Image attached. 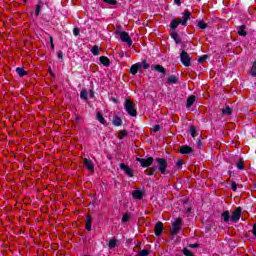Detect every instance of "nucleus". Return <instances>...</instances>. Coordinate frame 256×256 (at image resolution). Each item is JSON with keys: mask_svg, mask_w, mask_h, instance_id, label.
<instances>
[{"mask_svg": "<svg viewBox=\"0 0 256 256\" xmlns=\"http://www.w3.org/2000/svg\"><path fill=\"white\" fill-rule=\"evenodd\" d=\"M193 103H195V96L188 97L187 102H186L187 109H189V107H192Z\"/></svg>", "mask_w": 256, "mask_h": 256, "instance_id": "nucleus-19", "label": "nucleus"}, {"mask_svg": "<svg viewBox=\"0 0 256 256\" xmlns=\"http://www.w3.org/2000/svg\"><path fill=\"white\" fill-rule=\"evenodd\" d=\"M232 191H237V183L231 182Z\"/></svg>", "mask_w": 256, "mask_h": 256, "instance_id": "nucleus-41", "label": "nucleus"}, {"mask_svg": "<svg viewBox=\"0 0 256 256\" xmlns=\"http://www.w3.org/2000/svg\"><path fill=\"white\" fill-rule=\"evenodd\" d=\"M87 97H88V92L87 90H82L80 92V98L83 99L84 101H87Z\"/></svg>", "mask_w": 256, "mask_h": 256, "instance_id": "nucleus-27", "label": "nucleus"}, {"mask_svg": "<svg viewBox=\"0 0 256 256\" xmlns=\"http://www.w3.org/2000/svg\"><path fill=\"white\" fill-rule=\"evenodd\" d=\"M84 165L88 169V171H95V165L93 164V161L85 158Z\"/></svg>", "mask_w": 256, "mask_h": 256, "instance_id": "nucleus-11", "label": "nucleus"}, {"mask_svg": "<svg viewBox=\"0 0 256 256\" xmlns=\"http://www.w3.org/2000/svg\"><path fill=\"white\" fill-rule=\"evenodd\" d=\"M104 3H108L109 5H115V3H117V1L115 0H103Z\"/></svg>", "mask_w": 256, "mask_h": 256, "instance_id": "nucleus-39", "label": "nucleus"}, {"mask_svg": "<svg viewBox=\"0 0 256 256\" xmlns=\"http://www.w3.org/2000/svg\"><path fill=\"white\" fill-rule=\"evenodd\" d=\"M96 119L97 121H99V123H101L102 125H105V118H103V115H101V112L97 113Z\"/></svg>", "mask_w": 256, "mask_h": 256, "instance_id": "nucleus-24", "label": "nucleus"}, {"mask_svg": "<svg viewBox=\"0 0 256 256\" xmlns=\"http://www.w3.org/2000/svg\"><path fill=\"white\" fill-rule=\"evenodd\" d=\"M73 35H75V37H77L79 35V29L78 28L73 29Z\"/></svg>", "mask_w": 256, "mask_h": 256, "instance_id": "nucleus-46", "label": "nucleus"}, {"mask_svg": "<svg viewBox=\"0 0 256 256\" xmlns=\"http://www.w3.org/2000/svg\"><path fill=\"white\" fill-rule=\"evenodd\" d=\"M190 247H191L192 249H195V248L199 247V244H191Z\"/></svg>", "mask_w": 256, "mask_h": 256, "instance_id": "nucleus-50", "label": "nucleus"}, {"mask_svg": "<svg viewBox=\"0 0 256 256\" xmlns=\"http://www.w3.org/2000/svg\"><path fill=\"white\" fill-rule=\"evenodd\" d=\"M152 131L154 133H157V131H161V126L159 124L153 126Z\"/></svg>", "mask_w": 256, "mask_h": 256, "instance_id": "nucleus-36", "label": "nucleus"}, {"mask_svg": "<svg viewBox=\"0 0 256 256\" xmlns=\"http://www.w3.org/2000/svg\"><path fill=\"white\" fill-rule=\"evenodd\" d=\"M179 231H181V219L177 218L172 225L171 233L172 235H177Z\"/></svg>", "mask_w": 256, "mask_h": 256, "instance_id": "nucleus-5", "label": "nucleus"}, {"mask_svg": "<svg viewBox=\"0 0 256 256\" xmlns=\"http://www.w3.org/2000/svg\"><path fill=\"white\" fill-rule=\"evenodd\" d=\"M178 81H179V78H177V76H175V75L168 77L169 85H175Z\"/></svg>", "mask_w": 256, "mask_h": 256, "instance_id": "nucleus-18", "label": "nucleus"}, {"mask_svg": "<svg viewBox=\"0 0 256 256\" xmlns=\"http://www.w3.org/2000/svg\"><path fill=\"white\" fill-rule=\"evenodd\" d=\"M250 75L252 77H256V61L253 63L252 68L250 70Z\"/></svg>", "mask_w": 256, "mask_h": 256, "instance_id": "nucleus-28", "label": "nucleus"}, {"mask_svg": "<svg viewBox=\"0 0 256 256\" xmlns=\"http://www.w3.org/2000/svg\"><path fill=\"white\" fill-rule=\"evenodd\" d=\"M136 161L140 163L141 167H151L153 165V157H148V158H136Z\"/></svg>", "mask_w": 256, "mask_h": 256, "instance_id": "nucleus-4", "label": "nucleus"}, {"mask_svg": "<svg viewBox=\"0 0 256 256\" xmlns=\"http://www.w3.org/2000/svg\"><path fill=\"white\" fill-rule=\"evenodd\" d=\"M114 103H117V100L116 99H113Z\"/></svg>", "mask_w": 256, "mask_h": 256, "instance_id": "nucleus-53", "label": "nucleus"}, {"mask_svg": "<svg viewBox=\"0 0 256 256\" xmlns=\"http://www.w3.org/2000/svg\"><path fill=\"white\" fill-rule=\"evenodd\" d=\"M120 169H121V171H124V173L128 177H134L133 169H131L129 166L125 165L124 163L120 164Z\"/></svg>", "mask_w": 256, "mask_h": 256, "instance_id": "nucleus-7", "label": "nucleus"}, {"mask_svg": "<svg viewBox=\"0 0 256 256\" xmlns=\"http://www.w3.org/2000/svg\"><path fill=\"white\" fill-rule=\"evenodd\" d=\"M127 221H129V216L127 214H124L122 217V222L127 223Z\"/></svg>", "mask_w": 256, "mask_h": 256, "instance_id": "nucleus-40", "label": "nucleus"}, {"mask_svg": "<svg viewBox=\"0 0 256 256\" xmlns=\"http://www.w3.org/2000/svg\"><path fill=\"white\" fill-rule=\"evenodd\" d=\"M180 24H181L180 20H172L170 27L171 29H177V27H179Z\"/></svg>", "mask_w": 256, "mask_h": 256, "instance_id": "nucleus-22", "label": "nucleus"}, {"mask_svg": "<svg viewBox=\"0 0 256 256\" xmlns=\"http://www.w3.org/2000/svg\"><path fill=\"white\" fill-rule=\"evenodd\" d=\"M176 4L181 5V0H174Z\"/></svg>", "mask_w": 256, "mask_h": 256, "instance_id": "nucleus-52", "label": "nucleus"}, {"mask_svg": "<svg viewBox=\"0 0 256 256\" xmlns=\"http://www.w3.org/2000/svg\"><path fill=\"white\" fill-rule=\"evenodd\" d=\"M172 38L174 39V41H175L176 43H179V42H180L179 37H177V34H172Z\"/></svg>", "mask_w": 256, "mask_h": 256, "instance_id": "nucleus-42", "label": "nucleus"}, {"mask_svg": "<svg viewBox=\"0 0 256 256\" xmlns=\"http://www.w3.org/2000/svg\"><path fill=\"white\" fill-rule=\"evenodd\" d=\"M132 197H133V199H143V192H142V190H139V189L134 190L132 192Z\"/></svg>", "mask_w": 256, "mask_h": 256, "instance_id": "nucleus-15", "label": "nucleus"}, {"mask_svg": "<svg viewBox=\"0 0 256 256\" xmlns=\"http://www.w3.org/2000/svg\"><path fill=\"white\" fill-rule=\"evenodd\" d=\"M191 13L186 11L184 16L180 19V25H187V21H190Z\"/></svg>", "mask_w": 256, "mask_h": 256, "instance_id": "nucleus-9", "label": "nucleus"}, {"mask_svg": "<svg viewBox=\"0 0 256 256\" xmlns=\"http://www.w3.org/2000/svg\"><path fill=\"white\" fill-rule=\"evenodd\" d=\"M223 115H231L233 113V110L230 107H226L222 110Z\"/></svg>", "mask_w": 256, "mask_h": 256, "instance_id": "nucleus-29", "label": "nucleus"}, {"mask_svg": "<svg viewBox=\"0 0 256 256\" xmlns=\"http://www.w3.org/2000/svg\"><path fill=\"white\" fill-rule=\"evenodd\" d=\"M180 153H182V155H189V153H193V148L189 146H182L180 148Z\"/></svg>", "mask_w": 256, "mask_h": 256, "instance_id": "nucleus-13", "label": "nucleus"}, {"mask_svg": "<svg viewBox=\"0 0 256 256\" xmlns=\"http://www.w3.org/2000/svg\"><path fill=\"white\" fill-rule=\"evenodd\" d=\"M50 45L52 49H55V44H53V37H49Z\"/></svg>", "mask_w": 256, "mask_h": 256, "instance_id": "nucleus-45", "label": "nucleus"}, {"mask_svg": "<svg viewBox=\"0 0 256 256\" xmlns=\"http://www.w3.org/2000/svg\"><path fill=\"white\" fill-rule=\"evenodd\" d=\"M148 173L147 175L151 176V175H155V172L157 171V167H151L149 170H147Z\"/></svg>", "mask_w": 256, "mask_h": 256, "instance_id": "nucleus-31", "label": "nucleus"}, {"mask_svg": "<svg viewBox=\"0 0 256 256\" xmlns=\"http://www.w3.org/2000/svg\"><path fill=\"white\" fill-rule=\"evenodd\" d=\"M180 59L182 65H184L185 67H189V65H191V57H189V54L184 50H182L180 53Z\"/></svg>", "mask_w": 256, "mask_h": 256, "instance_id": "nucleus-3", "label": "nucleus"}, {"mask_svg": "<svg viewBox=\"0 0 256 256\" xmlns=\"http://www.w3.org/2000/svg\"><path fill=\"white\" fill-rule=\"evenodd\" d=\"M198 27L199 29H207V23H205L204 21H199Z\"/></svg>", "mask_w": 256, "mask_h": 256, "instance_id": "nucleus-30", "label": "nucleus"}, {"mask_svg": "<svg viewBox=\"0 0 256 256\" xmlns=\"http://www.w3.org/2000/svg\"><path fill=\"white\" fill-rule=\"evenodd\" d=\"M112 123H113V125H115V127H121V125H123V120H121L120 117L115 116L113 118Z\"/></svg>", "mask_w": 256, "mask_h": 256, "instance_id": "nucleus-17", "label": "nucleus"}, {"mask_svg": "<svg viewBox=\"0 0 256 256\" xmlns=\"http://www.w3.org/2000/svg\"><path fill=\"white\" fill-rule=\"evenodd\" d=\"M120 39H121V41H123V43H127L129 45V47H131V45H133V40H131L129 33H127V32H121Z\"/></svg>", "mask_w": 256, "mask_h": 256, "instance_id": "nucleus-6", "label": "nucleus"}, {"mask_svg": "<svg viewBox=\"0 0 256 256\" xmlns=\"http://www.w3.org/2000/svg\"><path fill=\"white\" fill-rule=\"evenodd\" d=\"M141 67H144V69H149V67L151 66L149 65V63H147V60H143Z\"/></svg>", "mask_w": 256, "mask_h": 256, "instance_id": "nucleus-35", "label": "nucleus"}, {"mask_svg": "<svg viewBox=\"0 0 256 256\" xmlns=\"http://www.w3.org/2000/svg\"><path fill=\"white\" fill-rule=\"evenodd\" d=\"M24 2L26 3V2H27V0H24Z\"/></svg>", "mask_w": 256, "mask_h": 256, "instance_id": "nucleus-54", "label": "nucleus"}, {"mask_svg": "<svg viewBox=\"0 0 256 256\" xmlns=\"http://www.w3.org/2000/svg\"><path fill=\"white\" fill-rule=\"evenodd\" d=\"M147 255H149V250H141L138 253V256H147Z\"/></svg>", "mask_w": 256, "mask_h": 256, "instance_id": "nucleus-34", "label": "nucleus"}, {"mask_svg": "<svg viewBox=\"0 0 256 256\" xmlns=\"http://www.w3.org/2000/svg\"><path fill=\"white\" fill-rule=\"evenodd\" d=\"M16 73L19 75V77H25L27 75V72L23 68H16Z\"/></svg>", "mask_w": 256, "mask_h": 256, "instance_id": "nucleus-25", "label": "nucleus"}, {"mask_svg": "<svg viewBox=\"0 0 256 256\" xmlns=\"http://www.w3.org/2000/svg\"><path fill=\"white\" fill-rule=\"evenodd\" d=\"M100 63H102V65H104V67H109V65H111V61L106 56L100 57Z\"/></svg>", "mask_w": 256, "mask_h": 256, "instance_id": "nucleus-16", "label": "nucleus"}, {"mask_svg": "<svg viewBox=\"0 0 256 256\" xmlns=\"http://www.w3.org/2000/svg\"><path fill=\"white\" fill-rule=\"evenodd\" d=\"M40 12H41V6L37 5L36 6V15H39Z\"/></svg>", "mask_w": 256, "mask_h": 256, "instance_id": "nucleus-47", "label": "nucleus"}, {"mask_svg": "<svg viewBox=\"0 0 256 256\" xmlns=\"http://www.w3.org/2000/svg\"><path fill=\"white\" fill-rule=\"evenodd\" d=\"M100 51H101V48L99 46H93L91 49L92 55H95V56L99 55Z\"/></svg>", "mask_w": 256, "mask_h": 256, "instance_id": "nucleus-20", "label": "nucleus"}, {"mask_svg": "<svg viewBox=\"0 0 256 256\" xmlns=\"http://www.w3.org/2000/svg\"><path fill=\"white\" fill-rule=\"evenodd\" d=\"M176 165L178 166V167H181V165H183V160H177V162H176Z\"/></svg>", "mask_w": 256, "mask_h": 256, "instance_id": "nucleus-49", "label": "nucleus"}, {"mask_svg": "<svg viewBox=\"0 0 256 256\" xmlns=\"http://www.w3.org/2000/svg\"><path fill=\"white\" fill-rule=\"evenodd\" d=\"M139 69H141V63H136L132 65L130 68L131 75H137Z\"/></svg>", "mask_w": 256, "mask_h": 256, "instance_id": "nucleus-12", "label": "nucleus"}, {"mask_svg": "<svg viewBox=\"0 0 256 256\" xmlns=\"http://www.w3.org/2000/svg\"><path fill=\"white\" fill-rule=\"evenodd\" d=\"M91 223H93V218L91 217V215H88V216L86 217V224L91 225Z\"/></svg>", "mask_w": 256, "mask_h": 256, "instance_id": "nucleus-38", "label": "nucleus"}, {"mask_svg": "<svg viewBox=\"0 0 256 256\" xmlns=\"http://www.w3.org/2000/svg\"><path fill=\"white\" fill-rule=\"evenodd\" d=\"M86 230L91 231V224H86Z\"/></svg>", "mask_w": 256, "mask_h": 256, "instance_id": "nucleus-51", "label": "nucleus"}, {"mask_svg": "<svg viewBox=\"0 0 256 256\" xmlns=\"http://www.w3.org/2000/svg\"><path fill=\"white\" fill-rule=\"evenodd\" d=\"M152 71H158V73H163V75H165L166 71L165 68L159 64L156 65H152Z\"/></svg>", "mask_w": 256, "mask_h": 256, "instance_id": "nucleus-14", "label": "nucleus"}, {"mask_svg": "<svg viewBox=\"0 0 256 256\" xmlns=\"http://www.w3.org/2000/svg\"><path fill=\"white\" fill-rule=\"evenodd\" d=\"M190 135L192 137H197V130L195 129V127L190 128Z\"/></svg>", "mask_w": 256, "mask_h": 256, "instance_id": "nucleus-33", "label": "nucleus"}, {"mask_svg": "<svg viewBox=\"0 0 256 256\" xmlns=\"http://www.w3.org/2000/svg\"><path fill=\"white\" fill-rule=\"evenodd\" d=\"M239 219H241V208H237V209L232 213L231 221H232L233 223H237V221H239Z\"/></svg>", "mask_w": 256, "mask_h": 256, "instance_id": "nucleus-8", "label": "nucleus"}, {"mask_svg": "<svg viewBox=\"0 0 256 256\" xmlns=\"http://www.w3.org/2000/svg\"><path fill=\"white\" fill-rule=\"evenodd\" d=\"M222 217L225 223H228V221L231 219V215L227 211L222 213Z\"/></svg>", "mask_w": 256, "mask_h": 256, "instance_id": "nucleus-26", "label": "nucleus"}, {"mask_svg": "<svg viewBox=\"0 0 256 256\" xmlns=\"http://www.w3.org/2000/svg\"><path fill=\"white\" fill-rule=\"evenodd\" d=\"M184 255H186V256H193L191 251H189L188 249H184Z\"/></svg>", "mask_w": 256, "mask_h": 256, "instance_id": "nucleus-44", "label": "nucleus"}, {"mask_svg": "<svg viewBox=\"0 0 256 256\" xmlns=\"http://www.w3.org/2000/svg\"><path fill=\"white\" fill-rule=\"evenodd\" d=\"M237 168L238 169H243V161H239L237 164H236Z\"/></svg>", "mask_w": 256, "mask_h": 256, "instance_id": "nucleus-43", "label": "nucleus"}, {"mask_svg": "<svg viewBox=\"0 0 256 256\" xmlns=\"http://www.w3.org/2000/svg\"><path fill=\"white\" fill-rule=\"evenodd\" d=\"M155 235L159 237L163 233V222H158L154 228Z\"/></svg>", "mask_w": 256, "mask_h": 256, "instance_id": "nucleus-10", "label": "nucleus"}, {"mask_svg": "<svg viewBox=\"0 0 256 256\" xmlns=\"http://www.w3.org/2000/svg\"><path fill=\"white\" fill-rule=\"evenodd\" d=\"M57 57H58V59H63V52H62V51H59V52L57 53Z\"/></svg>", "mask_w": 256, "mask_h": 256, "instance_id": "nucleus-48", "label": "nucleus"}, {"mask_svg": "<svg viewBox=\"0 0 256 256\" xmlns=\"http://www.w3.org/2000/svg\"><path fill=\"white\" fill-rule=\"evenodd\" d=\"M238 35H241L242 37H245V35H247V32H245V25H242L238 28Z\"/></svg>", "mask_w": 256, "mask_h": 256, "instance_id": "nucleus-23", "label": "nucleus"}, {"mask_svg": "<svg viewBox=\"0 0 256 256\" xmlns=\"http://www.w3.org/2000/svg\"><path fill=\"white\" fill-rule=\"evenodd\" d=\"M119 139H123V137H127V131L121 130L118 134Z\"/></svg>", "mask_w": 256, "mask_h": 256, "instance_id": "nucleus-32", "label": "nucleus"}, {"mask_svg": "<svg viewBox=\"0 0 256 256\" xmlns=\"http://www.w3.org/2000/svg\"><path fill=\"white\" fill-rule=\"evenodd\" d=\"M205 61H207V55H203L198 59L199 63H205Z\"/></svg>", "mask_w": 256, "mask_h": 256, "instance_id": "nucleus-37", "label": "nucleus"}, {"mask_svg": "<svg viewBox=\"0 0 256 256\" xmlns=\"http://www.w3.org/2000/svg\"><path fill=\"white\" fill-rule=\"evenodd\" d=\"M109 249H115L117 247V239H111L108 243Z\"/></svg>", "mask_w": 256, "mask_h": 256, "instance_id": "nucleus-21", "label": "nucleus"}, {"mask_svg": "<svg viewBox=\"0 0 256 256\" xmlns=\"http://www.w3.org/2000/svg\"><path fill=\"white\" fill-rule=\"evenodd\" d=\"M156 162L158 163V169L162 175L167 173V160L163 158H157Z\"/></svg>", "mask_w": 256, "mask_h": 256, "instance_id": "nucleus-2", "label": "nucleus"}, {"mask_svg": "<svg viewBox=\"0 0 256 256\" xmlns=\"http://www.w3.org/2000/svg\"><path fill=\"white\" fill-rule=\"evenodd\" d=\"M124 108L130 117H137V110H135V103L127 99Z\"/></svg>", "mask_w": 256, "mask_h": 256, "instance_id": "nucleus-1", "label": "nucleus"}]
</instances>
